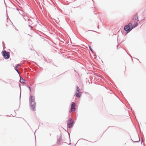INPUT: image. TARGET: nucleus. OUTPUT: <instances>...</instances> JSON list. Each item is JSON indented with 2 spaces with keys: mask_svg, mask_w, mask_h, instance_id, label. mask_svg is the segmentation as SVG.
Returning <instances> with one entry per match:
<instances>
[{
  "mask_svg": "<svg viewBox=\"0 0 146 146\" xmlns=\"http://www.w3.org/2000/svg\"><path fill=\"white\" fill-rule=\"evenodd\" d=\"M3 56L5 59H7L9 58L10 56L9 52H7L5 50H4L3 51Z\"/></svg>",
  "mask_w": 146,
  "mask_h": 146,
  "instance_id": "7ed1b4c3",
  "label": "nucleus"
},
{
  "mask_svg": "<svg viewBox=\"0 0 146 146\" xmlns=\"http://www.w3.org/2000/svg\"><path fill=\"white\" fill-rule=\"evenodd\" d=\"M81 93L80 92H76L75 94L76 96L78 98H80L81 96Z\"/></svg>",
  "mask_w": 146,
  "mask_h": 146,
  "instance_id": "6e6552de",
  "label": "nucleus"
},
{
  "mask_svg": "<svg viewBox=\"0 0 146 146\" xmlns=\"http://www.w3.org/2000/svg\"><path fill=\"white\" fill-rule=\"evenodd\" d=\"M73 122L71 123L68 124L67 126L68 127L70 128L71 127L73 126Z\"/></svg>",
  "mask_w": 146,
  "mask_h": 146,
  "instance_id": "9b49d317",
  "label": "nucleus"
},
{
  "mask_svg": "<svg viewBox=\"0 0 146 146\" xmlns=\"http://www.w3.org/2000/svg\"><path fill=\"white\" fill-rule=\"evenodd\" d=\"M19 66V64H17V65L16 66H17V67H18Z\"/></svg>",
  "mask_w": 146,
  "mask_h": 146,
  "instance_id": "2eb2a0df",
  "label": "nucleus"
},
{
  "mask_svg": "<svg viewBox=\"0 0 146 146\" xmlns=\"http://www.w3.org/2000/svg\"><path fill=\"white\" fill-rule=\"evenodd\" d=\"M71 109L69 111V112H71L73 111V109L75 110V104L74 102H72L71 104Z\"/></svg>",
  "mask_w": 146,
  "mask_h": 146,
  "instance_id": "423d86ee",
  "label": "nucleus"
},
{
  "mask_svg": "<svg viewBox=\"0 0 146 146\" xmlns=\"http://www.w3.org/2000/svg\"><path fill=\"white\" fill-rule=\"evenodd\" d=\"M89 48L92 51V52H93V51H92V49L91 48V47L90 46H89Z\"/></svg>",
  "mask_w": 146,
  "mask_h": 146,
  "instance_id": "4468645a",
  "label": "nucleus"
},
{
  "mask_svg": "<svg viewBox=\"0 0 146 146\" xmlns=\"http://www.w3.org/2000/svg\"><path fill=\"white\" fill-rule=\"evenodd\" d=\"M76 89H77V92H79L80 89L79 88L78 86L77 87Z\"/></svg>",
  "mask_w": 146,
  "mask_h": 146,
  "instance_id": "f8f14e48",
  "label": "nucleus"
},
{
  "mask_svg": "<svg viewBox=\"0 0 146 146\" xmlns=\"http://www.w3.org/2000/svg\"><path fill=\"white\" fill-rule=\"evenodd\" d=\"M133 21H132V23H133V22L137 23L139 21L138 19V17L137 15H135L133 16V17L132 18Z\"/></svg>",
  "mask_w": 146,
  "mask_h": 146,
  "instance_id": "20e7f679",
  "label": "nucleus"
},
{
  "mask_svg": "<svg viewBox=\"0 0 146 146\" xmlns=\"http://www.w3.org/2000/svg\"><path fill=\"white\" fill-rule=\"evenodd\" d=\"M89 34H92V33H91V32H90V33H89Z\"/></svg>",
  "mask_w": 146,
  "mask_h": 146,
  "instance_id": "f3484780",
  "label": "nucleus"
},
{
  "mask_svg": "<svg viewBox=\"0 0 146 146\" xmlns=\"http://www.w3.org/2000/svg\"><path fill=\"white\" fill-rule=\"evenodd\" d=\"M132 140L134 142H137L139 140L138 136H136L133 137L132 138Z\"/></svg>",
  "mask_w": 146,
  "mask_h": 146,
  "instance_id": "39448f33",
  "label": "nucleus"
},
{
  "mask_svg": "<svg viewBox=\"0 0 146 146\" xmlns=\"http://www.w3.org/2000/svg\"><path fill=\"white\" fill-rule=\"evenodd\" d=\"M35 97L34 96H31L30 100V107L33 111L35 110V108L36 106V103L35 102Z\"/></svg>",
  "mask_w": 146,
  "mask_h": 146,
  "instance_id": "f03ea898",
  "label": "nucleus"
},
{
  "mask_svg": "<svg viewBox=\"0 0 146 146\" xmlns=\"http://www.w3.org/2000/svg\"><path fill=\"white\" fill-rule=\"evenodd\" d=\"M29 89L30 91H31V89H30V87H29Z\"/></svg>",
  "mask_w": 146,
  "mask_h": 146,
  "instance_id": "dca6fc26",
  "label": "nucleus"
},
{
  "mask_svg": "<svg viewBox=\"0 0 146 146\" xmlns=\"http://www.w3.org/2000/svg\"><path fill=\"white\" fill-rule=\"evenodd\" d=\"M62 137L61 136H57V143H59L61 141V140Z\"/></svg>",
  "mask_w": 146,
  "mask_h": 146,
  "instance_id": "0eeeda50",
  "label": "nucleus"
},
{
  "mask_svg": "<svg viewBox=\"0 0 146 146\" xmlns=\"http://www.w3.org/2000/svg\"><path fill=\"white\" fill-rule=\"evenodd\" d=\"M138 25L137 23H135L132 25V23H129L128 25H127L124 27V29L127 33H128L131 31L133 28H135Z\"/></svg>",
  "mask_w": 146,
  "mask_h": 146,
  "instance_id": "f257e3e1",
  "label": "nucleus"
},
{
  "mask_svg": "<svg viewBox=\"0 0 146 146\" xmlns=\"http://www.w3.org/2000/svg\"><path fill=\"white\" fill-rule=\"evenodd\" d=\"M20 82L21 83H24L25 82V80L23 78L20 77Z\"/></svg>",
  "mask_w": 146,
  "mask_h": 146,
  "instance_id": "9d476101",
  "label": "nucleus"
},
{
  "mask_svg": "<svg viewBox=\"0 0 146 146\" xmlns=\"http://www.w3.org/2000/svg\"><path fill=\"white\" fill-rule=\"evenodd\" d=\"M17 68H18V67H17V66H16L15 68V69L17 71V72L18 73H19V71H18V70L17 69Z\"/></svg>",
  "mask_w": 146,
  "mask_h": 146,
  "instance_id": "ddd939ff",
  "label": "nucleus"
},
{
  "mask_svg": "<svg viewBox=\"0 0 146 146\" xmlns=\"http://www.w3.org/2000/svg\"><path fill=\"white\" fill-rule=\"evenodd\" d=\"M73 122V121L72 120V119L69 118L67 124L71 123Z\"/></svg>",
  "mask_w": 146,
  "mask_h": 146,
  "instance_id": "1a4fd4ad",
  "label": "nucleus"
}]
</instances>
